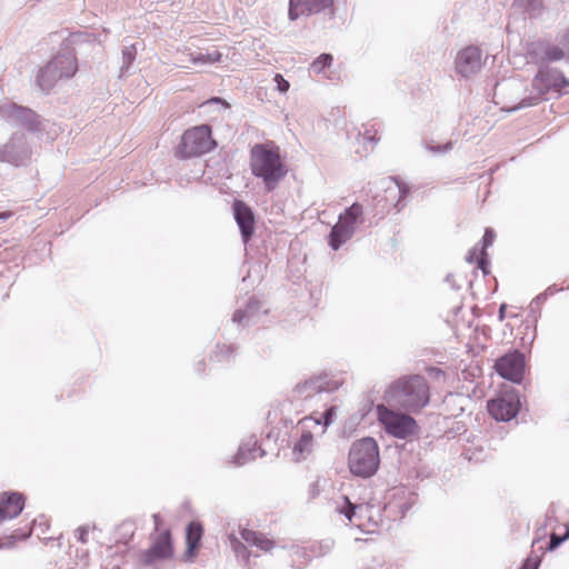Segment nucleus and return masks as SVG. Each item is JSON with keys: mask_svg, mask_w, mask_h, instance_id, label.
I'll return each mask as SVG.
<instances>
[{"mask_svg": "<svg viewBox=\"0 0 569 569\" xmlns=\"http://www.w3.org/2000/svg\"><path fill=\"white\" fill-rule=\"evenodd\" d=\"M383 400L389 406L417 412L430 401L428 382L421 375L401 376L387 387Z\"/></svg>", "mask_w": 569, "mask_h": 569, "instance_id": "nucleus-1", "label": "nucleus"}, {"mask_svg": "<svg viewBox=\"0 0 569 569\" xmlns=\"http://www.w3.org/2000/svg\"><path fill=\"white\" fill-rule=\"evenodd\" d=\"M251 174L260 179L266 191H273L287 176L288 168L280 156V149L272 141L256 143L250 149Z\"/></svg>", "mask_w": 569, "mask_h": 569, "instance_id": "nucleus-2", "label": "nucleus"}, {"mask_svg": "<svg viewBox=\"0 0 569 569\" xmlns=\"http://www.w3.org/2000/svg\"><path fill=\"white\" fill-rule=\"evenodd\" d=\"M380 466L378 442L371 437L356 440L349 450L348 467L350 472L367 479L377 473Z\"/></svg>", "mask_w": 569, "mask_h": 569, "instance_id": "nucleus-3", "label": "nucleus"}, {"mask_svg": "<svg viewBox=\"0 0 569 569\" xmlns=\"http://www.w3.org/2000/svg\"><path fill=\"white\" fill-rule=\"evenodd\" d=\"M337 18V8L335 0H289L288 20L295 22L298 20L312 21L315 26L320 23L325 26L333 22Z\"/></svg>", "mask_w": 569, "mask_h": 569, "instance_id": "nucleus-4", "label": "nucleus"}, {"mask_svg": "<svg viewBox=\"0 0 569 569\" xmlns=\"http://www.w3.org/2000/svg\"><path fill=\"white\" fill-rule=\"evenodd\" d=\"M77 70L76 56L69 51L60 52L39 69L36 76V84L42 92L49 93L58 80L73 77Z\"/></svg>", "mask_w": 569, "mask_h": 569, "instance_id": "nucleus-5", "label": "nucleus"}, {"mask_svg": "<svg viewBox=\"0 0 569 569\" xmlns=\"http://www.w3.org/2000/svg\"><path fill=\"white\" fill-rule=\"evenodd\" d=\"M216 146L211 127L209 124L196 126L182 133L177 156L181 159L199 157L212 151Z\"/></svg>", "mask_w": 569, "mask_h": 569, "instance_id": "nucleus-6", "label": "nucleus"}, {"mask_svg": "<svg viewBox=\"0 0 569 569\" xmlns=\"http://www.w3.org/2000/svg\"><path fill=\"white\" fill-rule=\"evenodd\" d=\"M377 417L385 431L395 438L407 439L417 432V421L405 412L378 405Z\"/></svg>", "mask_w": 569, "mask_h": 569, "instance_id": "nucleus-7", "label": "nucleus"}, {"mask_svg": "<svg viewBox=\"0 0 569 569\" xmlns=\"http://www.w3.org/2000/svg\"><path fill=\"white\" fill-rule=\"evenodd\" d=\"M340 381L327 372L315 375L297 383L292 390L293 398L306 403L311 402L322 393H331L338 390Z\"/></svg>", "mask_w": 569, "mask_h": 569, "instance_id": "nucleus-8", "label": "nucleus"}, {"mask_svg": "<svg viewBox=\"0 0 569 569\" xmlns=\"http://www.w3.org/2000/svg\"><path fill=\"white\" fill-rule=\"evenodd\" d=\"M0 118L9 126L24 129L27 132L38 133L42 130L41 117L32 109L16 102L0 104Z\"/></svg>", "mask_w": 569, "mask_h": 569, "instance_id": "nucleus-9", "label": "nucleus"}, {"mask_svg": "<svg viewBox=\"0 0 569 569\" xmlns=\"http://www.w3.org/2000/svg\"><path fill=\"white\" fill-rule=\"evenodd\" d=\"M32 149L23 132H13L9 140L0 146V162L13 167H24L31 161Z\"/></svg>", "mask_w": 569, "mask_h": 569, "instance_id": "nucleus-10", "label": "nucleus"}, {"mask_svg": "<svg viewBox=\"0 0 569 569\" xmlns=\"http://www.w3.org/2000/svg\"><path fill=\"white\" fill-rule=\"evenodd\" d=\"M520 393L515 388L501 392L488 401L489 415L497 421L508 422L516 418L520 411Z\"/></svg>", "mask_w": 569, "mask_h": 569, "instance_id": "nucleus-11", "label": "nucleus"}, {"mask_svg": "<svg viewBox=\"0 0 569 569\" xmlns=\"http://www.w3.org/2000/svg\"><path fill=\"white\" fill-rule=\"evenodd\" d=\"M172 556V537L170 530L166 529L154 538L148 549L139 553L138 559L141 566L158 569L154 567L156 562L170 559Z\"/></svg>", "mask_w": 569, "mask_h": 569, "instance_id": "nucleus-12", "label": "nucleus"}, {"mask_svg": "<svg viewBox=\"0 0 569 569\" xmlns=\"http://www.w3.org/2000/svg\"><path fill=\"white\" fill-rule=\"evenodd\" d=\"M525 356L519 350H512L496 360L495 369L497 373L513 383H521L525 376Z\"/></svg>", "mask_w": 569, "mask_h": 569, "instance_id": "nucleus-13", "label": "nucleus"}, {"mask_svg": "<svg viewBox=\"0 0 569 569\" xmlns=\"http://www.w3.org/2000/svg\"><path fill=\"white\" fill-rule=\"evenodd\" d=\"M481 50L477 46H467L458 51L455 70L463 78H470L481 70Z\"/></svg>", "mask_w": 569, "mask_h": 569, "instance_id": "nucleus-14", "label": "nucleus"}, {"mask_svg": "<svg viewBox=\"0 0 569 569\" xmlns=\"http://www.w3.org/2000/svg\"><path fill=\"white\" fill-rule=\"evenodd\" d=\"M233 219L239 228L242 242L247 244L256 231V218L252 208L243 200L236 199L232 202Z\"/></svg>", "mask_w": 569, "mask_h": 569, "instance_id": "nucleus-15", "label": "nucleus"}, {"mask_svg": "<svg viewBox=\"0 0 569 569\" xmlns=\"http://www.w3.org/2000/svg\"><path fill=\"white\" fill-rule=\"evenodd\" d=\"M532 84L536 89H541L547 93L550 89L559 91L568 87L569 79L559 69L540 67L533 78Z\"/></svg>", "mask_w": 569, "mask_h": 569, "instance_id": "nucleus-16", "label": "nucleus"}, {"mask_svg": "<svg viewBox=\"0 0 569 569\" xmlns=\"http://www.w3.org/2000/svg\"><path fill=\"white\" fill-rule=\"evenodd\" d=\"M24 509V496L16 491L0 493V525L17 518Z\"/></svg>", "mask_w": 569, "mask_h": 569, "instance_id": "nucleus-17", "label": "nucleus"}, {"mask_svg": "<svg viewBox=\"0 0 569 569\" xmlns=\"http://www.w3.org/2000/svg\"><path fill=\"white\" fill-rule=\"evenodd\" d=\"M203 536V527L199 521H191L186 528L187 550L184 552V561L192 562L197 549L200 546Z\"/></svg>", "mask_w": 569, "mask_h": 569, "instance_id": "nucleus-18", "label": "nucleus"}, {"mask_svg": "<svg viewBox=\"0 0 569 569\" xmlns=\"http://www.w3.org/2000/svg\"><path fill=\"white\" fill-rule=\"evenodd\" d=\"M258 450L257 447V439L254 437H250L248 440L240 443L238 451L236 455H233L231 463L241 467L252 460L256 459V451ZM260 457H263L266 455V451L260 449Z\"/></svg>", "mask_w": 569, "mask_h": 569, "instance_id": "nucleus-19", "label": "nucleus"}, {"mask_svg": "<svg viewBox=\"0 0 569 569\" xmlns=\"http://www.w3.org/2000/svg\"><path fill=\"white\" fill-rule=\"evenodd\" d=\"M562 289L557 287V284L549 286L543 292L536 296L529 307H528V316L527 321L537 325L540 316H541V307L547 301V299Z\"/></svg>", "mask_w": 569, "mask_h": 569, "instance_id": "nucleus-20", "label": "nucleus"}, {"mask_svg": "<svg viewBox=\"0 0 569 569\" xmlns=\"http://www.w3.org/2000/svg\"><path fill=\"white\" fill-rule=\"evenodd\" d=\"M363 221V207L359 202H353L350 207L346 208L338 217V222L348 229H352L356 233L357 224Z\"/></svg>", "mask_w": 569, "mask_h": 569, "instance_id": "nucleus-21", "label": "nucleus"}, {"mask_svg": "<svg viewBox=\"0 0 569 569\" xmlns=\"http://www.w3.org/2000/svg\"><path fill=\"white\" fill-rule=\"evenodd\" d=\"M241 539L249 546H254L262 551H270L274 547V541L267 538L263 533L242 528L240 530Z\"/></svg>", "mask_w": 569, "mask_h": 569, "instance_id": "nucleus-22", "label": "nucleus"}, {"mask_svg": "<svg viewBox=\"0 0 569 569\" xmlns=\"http://www.w3.org/2000/svg\"><path fill=\"white\" fill-rule=\"evenodd\" d=\"M261 305L256 298H250L246 308H239L233 312L231 321L238 326H248L250 321L257 316Z\"/></svg>", "mask_w": 569, "mask_h": 569, "instance_id": "nucleus-23", "label": "nucleus"}, {"mask_svg": "<svg viewBox=\"0 0 569 569\" xmlns=\"http://www.w3.org/2000/svg\"><path fill=\"white\" fill-rule=\"evenodd\" d=\"M353 234L352 229H348L337 221L329 232L328 244L332 250L337 251L348 242Z\"/></svg>", "mask_w": 569, "mask_h": 569, "instance_id": "nucleus-24", "label": "nucleus"}, {"mask_svg": "<svg viewBox=\"0 0 569 569\" xmlns=\"http://www.w3.org/2000/svg\"><path fill=\"white\" fill-rule=\"evenodd\" d=\"M313 436L310 431L305 430L299 440L293 445L292 453L297 461L306 459L312 451Z\"/></svg>", "mask_w": 569, "mask_h": 569, "instance_id": "nucleus-25", "label": "nucleus"}, {"mask_svg": "<svg viewBox=\"0 0 569 569\" xmlns=\"http://www.w3.org/2000/svg\"><path fill=\"white\" fill-rule=\"evenodd\" d=\"M290 567L295 569H302L311 561V553L305 547L292 546L289 549Z\"/></svg>", "mask_w": 569, "mask_h": 569, "instance_id": "nucleus-26", "label": "nucleus"}, {"mask_svg": "<svg viewBox=\"0 0 569 569\" xmlns=\"http://www.w3.org/2000/svg\"><path fill=\"white\" fill-rule=\"evenodd\" d=\"M360 507L349 500L347 496H341L336 501L335 510L345 516L350 522L353 521L355 518L358 517V510Z\"/></svg>", "mask_w": 569, "mask_h": 569, "instance_id": "nucleus-27", "label": "nucleus"}, {"mask_svg": "<svg viewBox=\"0 0 569 569\" xmlns=\"http://www.w3.org/2000/svg\"><path fill=\"white\" fill-rule=\"evenodd\" d=\"M236 348L232 345H217L216 350L212 351L210 360L221 365H229L234 358Z\"/></svg>", "mask_w": 569, "mask_h": 569, "instance_id": "nucleus-28", "label": "nucleus"}, {"mask_svg": "<svg viewBox=\"0 0 569 569\" xmlns=\"http://www.w3.org/2000/svg\"><path fill=\"white\" fill-rule=\"evenodd\" d=\"M337 415V408L331 406L327 408L320 416V418L315 417H305L299 421L300 425H307L308 422H313L315 425H322L323 429H327L335 420Z\"/></svg>", "mask_w": 569, "mask_h": 569, "instance_id": "nucleus-29", "label": "nucleus"}, {"mask_svg": "<svg viewBox=\"0 0 569 569\" xmlns=\"http://www.w3.org/2000/svg\"><path fill=\"white\" fill-rule=\"evenodd\" d=\"M222 54L214 50L212 52L190 53V61L194 64H213L220 62Z\"/></svg>", "mask_w": 569, "mask_h": 569, "instance_id": "nucleus-30", "label": "nucleus"}, {"mask_svg": "<svg viewBox=\"0 0 569 569\" xmlns=\"http://www.w3.org/2000/svg\"><path fill=\"white\" fill-rule=\"evenodd\" d=\"M333 62V57L330 53H321L316 58L309 67V72L315 74H322L326 69L330 68Z\"/></svg>", "mask_w": 569, "mask_h": 569, "instance_id": "nucleus-31", "label": "nucleus"}, {"mask_svg": "<svg viewBox=\"0 0 569 569\" xmlns=\"http://www.w3.org/2000/svg\"><path fill=\"white\" fill-rule=\"evenodd\" d=\"M543 94H546L543 92V90L538 89V93L530 94V96H527V97L522 98L518 104H515V106L508 108L507 111L508 112H515V111H518L520 109H525V108L537 106L540 101L543 100Z\"/></svg>", "mask_w": 569, "mask_h": 569, "instance_id": "nucleus-32", "label": "nucleus"}, {"mask_svg": "<svg viewBox=\"0 0 569 569\" xmlns=\"http://www.w3.org/2000/svg\"><path fill=\"white\" fill-rule=\"evenodd\" d=\"M335 547V541L332 539H325L318 542H315L310 546L309 550L312 557H325L331 552Z\"/></svg>", "mask_w": 569, "mask_h": 569, "instance_id": "nucleus-33", "label": "nucleus"}, {"mask_svg": "<svg viewBox=\"0 0 569 569\" xmlns=\"http://www.w3.org/2000/svg\"><path fill=\"white\" fill-rule=\"evenodd\" d=\"M392 180L396 183V190L395 191L397 192V197H398L397 201L395 203V207H396L397 211H400L406 206V199L409 196L410 188H409L408 184H406L405 182H401L397 178H392Z\"/></svg>", "mask_w": 569, "mask_h": 569, "instance_id": "nucleus-34", "label": "nucleus"}, {"mask_svg": "<svg viewBox=\"0 0 569 569\" xmlns=\"http://www.w3.org/2000/svg\"><path fill=\"white\" fill-rule=\"evenodd\" d=\"M230 546L232 551L234 552L238 559H241L246 562L249 561L250 552L248 551L246 545L238 539L234 535L229 536Z\"/></svg>", "mask_w": 569, "mask_h": 569, "instance_id": "nucleus-35", "label": "nucleus"}, {"mask_svg": "<svg viewBox=\"0 0 569 569\" xmlns=\"http://www.w3.org/2000/svg\"><path fill=\"white\" fill-rule=\"evenodd\" d=\"M563 58L567 56L562 47L548 44L543 50L542 61L545 62L560 61Z\"/></svg>", "mask_w": 569, "mask_h": 569, "instance_id": "nucleus-36", "label": "nucleus"}, {"mask_svg": "<svg viewBox=\"0 0 569 569\" xmlns=\"http://www.w3.org/2000/svg\"><path fill=\"white\" fill-rule=\"evenodd\" d=\"M137 54V49L134 44L127 46L122 49V64L120 67L121 74H124L129 71L131 64L133 63Z\"/></svg>", "mask_w": 569, "mask_h": 569, "instance_id": "nucleus-37", "label": "nucleus"}, {"mask_svg": "<svg viewBox=\"0 0 569 569\" xmlns=\"http://www.w3.org/2000/svg\"><path fill=\"white\" fill-rule=\"evenodd\" d=\"M513 6L532 16L540 11L542 4L540 0H515Z\"/></svg>", "mask_w": 569, "mask_h": 569, "instance_id": "nucleus-38", "label": "nucleus"}, {"mask_svg": "<svg viewBox=\"0 0 569 569\" xmlns=\"http://www.w3.org/2000/svg\"><path fill=\"white\" fill-rule=\"evenodd\" d=\"M32 531H33V527L30 526L28 529H17L14 530L10 537H9V541L6 542V545L8 546V548L12 547L17 541L19 540H24V539H28L31 535H32Z\"/></svg>", "mask_w": 569, "mask_h": 569, "instance_id": "nucleus-39", "label": "nucleus"}, {"mask_svg": "<svg viewBox=\"0 0 569 569\" xmlns=\"http://www.w3.org/2000/svg\"><path fill=\"white\" fill-rule=\"evenodd\" d=\"M568 539H569V526H566V532L562 536L557 535L555 532L550 535L549 543L547 546V550L548 551L556 550L558 547H560Z\"/></svg>", "mask_w": 569, "mask_h": 569, "instance_id": "nucleus-40", "label": "nucleus"}, {"mask_svg": "<svg viewBox=\"0 0 569 569\" xmlns=\"http://www.w3.org/2000/svg\"><path fill=\"white\" fill-rule=\"evenodd\" d=\"M495 238H496V233L492 229L490 228H487L485 230V233L482 236V239H481V250L479 253H483V252H487V249L492 246L493 241H495Z\"/></svg>", "mask_w": 569, "mask_h": 569, "instance_id": "nucleus-41", "label": "nucleus"}, {"mask_svg": "<svg viewBox=\"0 0 569 569\" xmlns=\"http://www.w3.org/2000/svg\"><path fill=\"white\" fill-rule=\"evenodd\" d=\"M541 563V558L539 556L530 555L522 562L520 569H538Z\"/></svg>", "mask_w": 569, "mask_h": 569, "instance_id": "nucleus-42", "label": "nucleus"}, {"mask_svg": "<svg viewBox=\"0 0 569 569\" xmlns=\"http://www.w3.org/2000/svg\"><path fill=\"white\" fill-rule=\"evenodd\" d=\"M488 266H489L488 253L487 252L479 253V257L477 258V267L483 272L485 276H487L489 273Z\"/></svg>", "mask_w": 569, "mask_h": 569, "instance_id": "nucleus-43", "label": "nucleus"}, {"mask_svg": "<svg viewBox=\"0 0 569 569\" xmlns=\"http://www.w3.org/2000/svg\"><path fill=\"white\" fill-rule=\"evenodd\" d=\"M360 136H362L363 142H371L376 144L379 141V138L377 137V131H371V129L366 128L363 132H360Z\"/></svg>", "mask_w": 569, "mask_h": 569, "instance_id": "nucleus-44", "label": "nucleus"}, {"mask_svg": "<svg viewBox=\"0 0 569 569\" xmlns=\"http://www.w3.org/2000/svg\"><path fill=\"white\" fill-rule=\"evenodd\" d=\"M274 81L277 82V88L280 92L284 93L289 90V82L279 73L274 76Z\"/></svg>", "mask_w": 569, "mask_h": 569, "instance_id": "nucleus-45", "label": "nucleus"}, {"mask_svg": "<svg viewBox=\"0 0 569 569\" xmlns=\"http://www.w3.org/2000/svg\"><path fill=\"white\" fill-rule=\"evenodd\" d=\"M88 535H89V527L88 526H80L77 529V539L81 543L88 542Z\"/></svg>", "mask_w": 569, "mask_h": 569, "instance_id": "nucleus-46", "label": "nucleus"}, {"mask_svg": "<svg viewBox=\"0 0 569 569\" xmlns=\"http://www.w3.org/2000/svg\"><path fill=\"white\" fill-rule=\"evenodd\" d=\"M560 44L565 52L567 51V62L569 64V28L566 30V32L560 38Z\"/></svg>", "mask_w": 569, "mask_h": 569, "instance_id": "nucleus-47", "label": "nucleus"}, {"mask_svg": "<svg viewBox=\"0 0 569 569\" xmlns=\"http://www.w3.org/2000/svg\"><path fill=\"white\" fill-rule=\"evenodd\" d=\"M452 148L451 142H448L443 146H437V147H428V150L435 152V153H445L449 151Z\"/></svg>", "mask_w": 569, "mask_h": 569, "instance_id": "nucleus-48", "label": "nucleus"}, {"mask_svg": "<svg viewBox=\"0 0 569 569\" xmlns=\"http://www.w3.org/2000/svg\"><path fill=\"white\" fill-rule=\"evenodd\" d=\"M308 493H309V498L310 499H315L316 497L319 496L320 488H319L318 481H315V482L310 483Z\"/></svg>", "mask_w": 569, "mask_h": 569, "instance_id": "nucleus-49", "label": "nucleus"}, {"mask_svg": "<svg viewBox=\"0 0 569 569\" xmlns=\"http://www.w3.org/2000/svg\"><path fill=\"white\" fill-rule=\"evenodd\" d=\"M479 257L478 249L475 247L470 249L466 256V260L469 263L477 262V258Z\"/></svg>", "mask_w": 569, "mask_h": 569, "instance_id": "nucleus-50", "label": "nucleus"}, {"mask_svg": "<svg viewBox=\"0 0 569 569\" xmlns=\"http://www.w3.org/2000/svg\"><path fill=\"white\" fill-rule=\"evenodd\" d=\"M445 281L447 283H449V286L453 289V290H459L460 289V286H458L455 281V276L452 273H448L445 278Z\"/></svg>", "mask_w": 569, "mask_h": 569, "instance_id": "nucleus-51", "label": "nucleus"}, {"mask_svg": "<svg viewBox=\"0 0 569 569\" xmlns=\"http://www.w3.org/2000/svg\"><path fill=\"white\" fill-rule=\"evenodd\" d=\"M506 309H507V305L506 303H501L500 307H499V310H498V319L499 321H503L505 318H506Z\"/></svg>", "mask_w": 569, "mask_h": 569, "instance_id": "nucleus-52", "label": "nucleus"}, {"mask_svg": "<svg viewBox=\"0 0 569 569\" xmlns=\"http://www.w3.org/2000/svg\"><path fill=\"white\" fill-rule=\"evenodd\" d=\"M209 103H222L224 107H229V104L219 97H213L209 100Z\"/></svg>", "mask_w": 569, "mask_h": 569, "instance_id": "nucleus-53", "label": "nucleus"}, {"mask_svg": "<svg viewBox=\"0 0 569 569\" xmlns=\"http://www.w3.org/2000/svg\"><path fill=\"white\" fill-rule=\"evenodd\" d=\"M152 519H153V522H154V529L158 530L159 529V526L161 523V517L159 513H154L152 516Z\"/></svg>", "mask_w": 569, "mask_h": 569, "instance_id": "nucleus-54", "label": "nucleus"}, {"mask_svg": "<svg viewBox=\"0 0 569 569\" xmlns=\"http://www.w3.org/2000/svg\"><path fill=\"white\" fill-rule=\"evenodd\" d=\"M204 365H206V363H204V361H203V360L198 361V362L196 363V367H194L196 371H197L198 373L203 372Z\"/></svg>", "mask_w": 569, "mask_h": 569, "instance_id": "nucleus-55", "label": "nucleus"}, {"mask_svg": "<svg viewBox=\"0 0 569 569\" xmlns=\"http://www.w3.org/2000/svg\"><path fill=\"white\" fill-rule=\"evenodd\" d=\"M12 216V213L10 211H4V212H1L0 213V220H7L8 218H10Z\"/></svg>", "mask_w": 569, "mask_h": 569, "instance_id": "nucleus-56", "label": "nucleus"}, {"mask_svg": "<svg viewBox=\"0 0 569 569\" xmlns=\"http://www.w3.org/2000/svg\"><path fill=\"white\" fill-rule=\"evenodd\" d=\"M407 509H408V506H407V505H402V506H401V510H402V512H405Z\"/></svg>", "mask_w": 569, "mask_h": 569, "instance_id": "nucleus-57", "label": "nucleus"}, {"mask_svg": "<svg viewBox=\"0 0 569 569\" xmlns=\"http://www.w3.org/2000/svg\"><path fill=\"white\" fill-rule=\"evenodd\" d=\"M1 548H8V546L6 543H2V545H0V549Z\"/></svg>", "mask_w": 569, "mask_h": 569, "instance_id": "nucleus-58", "label": "nucleus"}]
</instances>
